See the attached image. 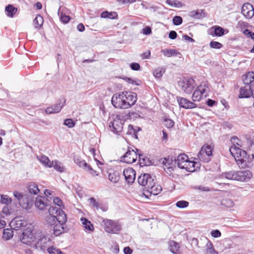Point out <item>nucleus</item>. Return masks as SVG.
Instances as JSON below:
<instances>
[{
  "label": "nucleus",
  "mask_w": 254,
  "mask_h": 254,
  "mask_svg": "<svg viewBox=\"0 0 254 254\" xmlns=\"http://www.w3.org/2000/svg\"><path fill=\"white\" fill-rule=\"evenodd\" d=\"M124 79L128 83L135 85H140L141 84V81L136 78L133 79L132 78L129 77H125Z\"/></svg>",
  "instance_id": "46"
},
{
  "label": "nucleus",
  "mask_w": 254,
  "mask_h": 254,
  "mask_svg": "<svg viewBox=\"0 0 254 254\" xmlns=\"http://www.w3.org/2000/svg\"><path fill=\"white\" fill-rule=\"evenodd\" d=\"M109 179L114 183H118L120 180V175L118 171H113L109 174Z\"/></svg>",
  "instance_id": "36"
},
{
  "label": "nucleus",
  "mask_w": 254,
  "mask_h": 254,
  "mask_svg": "<svg viewBox=\"0 0 254 254\" xmlns=\"http://www.w3.org/2000/svg\"><path fill=\"white\" fill-rule=\"evenodd\" d=\"M35 248L39 251L45 252L50 246L51 240L50 238L42 232L36 233Z\"/></svg>",
  "instance_id": "3"
},
{
  "label": "nucleus",
  "mask_w": 254,
  "mask_h": 254,
  "mask_svg": "<svg viewBox=\"0 0 254 254\" xmlns=\"http://www.w3.org/2000/svg\"><path fill=\"white\" fill-rule=\"evenodd\" d=\"M162 190V187L156 184L155 181L153 182V184L149 187H146V190L143 193L144 195L146 197H148V195L153 194L156 195L158 194Z\"/></svg>",
  "instance_id": "13"
},
{
  "label": "nucleus",
  "mask_w": 254,
  "mask_h": 254,
  "mask_svg": "<svg viewBox=\"0 0 254 254\" xmlns=\"http://www.w3.org/2000/svg\"><path fill=\"white\" fill-rule=\"evenodd\" d=\"M138 155L133 149L129 147L127 152L121 157V160L126 163L131 164L135 162Z\"/></svg>",
  "instance_id": "12"
},
{
  "label": "nucleus",
  "mask_w": 254,
  "mask_h": 254,
  "mask_svg": "<svg viewBox=\"0 0 254 254\" xmlns=\"http://www.w3.org/2000/svg\"><path fill=\"white\" fill-rule=\"evenodd\" d=\"M65 103V100L64 99H59L58 101V103H56L53 106L47 108L46 112L48 114L59 113L61 111Z\"/></svg>",
  "instance_id": "14"
},
{
  "label": "nucleus",
  "mask_w": 254,
  "mask_h": 254,
  "mask_svg": "<svg viewBox=\"0 0 254 254\" xmlns=\"http://www.w3.org/2000/svg\"><path fill=\"white\" fill-rule=\"evenodd\" d=\"M36 234L34 235L33 233L32 229L31 228L27 227L24 230L22 235L20 236V241L26 245H30L36 240Z\"/></svg>",
  "instance_id": "8"
},
{
  "label": "nucleus",
  "mask_w": 254,
  "mask_h": 254,
  "mask_svg": "<svg viewBox=\"0 0 254 254\" xmlns=\"http://www.w3.org/2000/svg\"><path fill=\"white\" fill-rule=\"evenodd\" d=\"M65 224L57 223L53 227L54 234L58 236L64 232V225Z\"/></svg>",
  "instance_id": "28"
},
{
  "label": "nucleus",
  "mask_w": 254,
  "mask_h": 254,
  "mask_svg": "<svg viewBox=\"0 0 254 254\" xmlns=\"http://www.w3.org/2000/svg\"><path fill=\"white\" fill-rule=\"evenodd\" d=\"M209 45L211 48L215 49H219L223 47L222 44H221L220 43L213 41H211L210 42Z\"/></svg>",
  "instance_id": "54"
},
{
  "label": "nucleus",
  "mask_w": 254,
  "mask_h": 254,
  "mask_svg": "<svg viewBox=\"0 0 254 254\" xmlns=\"http://www.w3.org/2000/svg\"><path fill=\"white\" fill-rule=\"evenodd\" d=\"M154 181V178L150 174L147 173L141 174L137 179L138 184L144 187V191L146 190V187H149L152 185Z\"/></svg>",
  "instance_id": "11"
},
{
  "label": "nucleus",
  "mask_w": 254,
  "mask_h": 254,
  "mask_svg": "<svg viewBox=\"0 0 254 254\" xmlns=\"http://www.w3.org/2000/svg\"><path fill=\"white\" fill-rule=\"evenodd\" d=\"M189 205V202L186 200H179L176 203V206L179 208H185Z\"/></svg>",
  "instance_id": "50"
},
{
  "label": "nucleus",
  "mask_w": 254,
  "mask_h": 254,
  "mask_svg": "<svg viewBox=\"0 0 254 254\" xmlns=\"http://www.w3.org/2000/svg\"><path fill=\"white\" fill-rule=\"evenodd\" d=\"M166 2L168 5L175 7H180L182 5L181 3L177 0H166Z\"/></svg>",
  "instance_id": "53"
},
{
  "label": "nucleus",
  "mask_w": 254,
  "mask_h": 254,
  "mask_svg": "<svg viewBox=\"0 0 254 254\" xmlns=\"http://www.w3.org/2000/svg\"><path fill=\"white\" fill-rule=\"evenodd\" d=\"M138 161L140 166H150L153 164L151 160L142 154H138Z\"/></svg>",
  "instance_id": "25"
},
{
  "label": "nucleus",
  "mask_w": 254,
  "mask_h": 254,
  "mask_svg": "<svg viewBox=\"0 0 254 254\" xmlns=\"http://www.w3.org/2000/svg\"><path fill=\"white\" fill-rule=\"evenodd\" d=\"M10 225L14 227L15 230L25 227L27 225L26 221L22 220L21 217H17L10 222Z\"/></svg>",
  "instance_id": "21"
},
{
  "label": "nucleus",
  "mask_w": 254,
  "mask_h": 254,
  "mask_svg": "<svg viewBox=\"0 0 254 254\" xmlns=\"http://www.w3.org/2000/svg\"><path fill=\"white\" fill-rule=\"evenodd\" d=\"M55 217L58 223L65 224V222H66V215L64 212L62 210L59 211V212L55 216Z\"/></svg>",
  "instance_id": "31"
},
{
  "label": "nucleus",
  "mask_w": 254,
  "mask_h": 254,
  "mask_svg": "<svg viewBox=\"0 0 254 254\" xmlns=\"http://www.w3.org/2000/svg\"><path fill=\"white\" fill-rule=\"evenodd\" d=\"M209 91V84L208 81H202L194 90L192 96V100L193 102L199 101L202 98L203 95L206 97Z\"/></svg>",
  "instance_id": "4"
},
{
  "label": "nucleus",
  "mask_w": 254,
  "mask_h": 254,
  "mask_svg": "<svg viewBox=\"0 0 254 254\" xmlns=\"http://www.w3.org/2000/svg\"><path fill=\"white\" fill-rule=\"evenodd\" d=\"M161 52L165 56H167L168 57L176 56L177 55L180 54V53L176 49H164L161 51Z\"/></svg>",
  "instance_id": "35"
},
{
  "label": "nucleus",
  "mask_w": 254,
  "mask_h": 254,
  "mask_svg": "<svg viewBox=\"0 0 254 254\" xmlns=\"http://www.w3.org/2000/svg\"><path fill=\"white\" fill-rule=\"evenodd\" d=\"M253 95V90L251 85H246L242 87L240 89L239 97L240 98H249Z\"/></svg>",
  "instance_id": "20"
},
{
  "label": "nucleus",
  "mask_w": 254,
  "mask_h": 254,
  "mask_svg": "<svg viewBox=\"0 0 254 254\" xmlns=\"http://www.w3.org/2000/svg\"><path fill=\"white\" fill-rule=\"evenodd\" d=\"M169 248L170 251L174 254H181L180 247L178 243L175 241H171L169 242Z\"/></svg>",
  "instance_id": "27"
},
{
  "label": "nucleus",
  "mask_w": 254,
  "mask_h": 254,
  "mask_svg": "<svg viewBox=\"0 0 254 254\" xmlns=\"http://www.w3.org/2000/svg\"><path fill=\"white\" fill-rule=\"evenodd\" d=\"M206 246L207 247V252L208 253L211 254H218V253L213 248V244L211 242L208 241Z\"/></svg>",
  "instance_id": "52"
},
{
  "label": "nucleus",
  "mask_w": 254,
  "mask_h": 254,
  "mask_svg": "<svg viewBox=\"0 0 254 254\" xmlns=\"http://www.w3.org/2000/svg\"><path fill=\"white\" fill-rule=\"evenodd\" d=\"M60 18L61 21L64 23H67L69 22V20L70 19V17L69 16L66 15L63 12H61V13Z\"/></svg>",
  "instance_id": "60"
},
{
  "label": "nucleus",
  "mask_w": 254,
  "mask_h": 254,
  "mask_svg": "<svg viewBox=\"0 0 254 254\" xmlns=\"http://www.w3.org/2000/svg\"><path fill=\"white\" fill-rule=\"evenodd\" d=\"M241 12L245 17L251 18L254 15V9L251 4L246 3L242 6Z\"/></svg>",
  "instance_id": "17"
},
{
  "label": "nucleus",
  "mask_w": 254,
  "mask_h": 254,
  "mask_svg": "<svg viewBox=\"0 0 254 254\" xmlns=\"http://www.w3.org/2000/svg\"><path fill=\"white\" fill-rule=\"evenodd\" d=\"M111 102L114 107L118 109H127L128 105L125 100L124 92L114 94L112 98Z\"/></svg>",
  "instance_id": "7"
},
{
  "label": "nucleus",
  "mask_w": 254,
  "mask_h": 254,
  "mask_svg": "<svg viewBox=\"0 0 254 254\" xmlns=\"http://www.w3.org/2000/svg\"><path fill=\"white\" fill-rule=\"evenodd\" d=\"M188 159V156L186 154L184 153L180 154L178 156L176 159L175 158H174V164L176 165L177 164L179 168L182 169L183 167V166H182V164L187 162Z\"/></svg>",
  "instance_id": "23"
},
{
  "label": "nucleus",
  "mask_w": 254,
  "mask_h": 254,
  "mask_svg": "<svg viewBox=\"0 0 254 254\" xmlns=\"http://www.w3.org/2000/svg\"><path fill=\"white\" fill-rule=\"evenodd\" d=\"M13 196H14V197L17 199L19 204L20 203H23L21 201L23 200L22 199H23V198L24 199V195L25 194H23V193H20L17 190L14 191L13 192Z\"/></svg>",
  "instance_id": "48"
},
{
  "label": "nucleus",
  "mask_w": 254,
  "mask_h": 254,
  "mask_svg": "<svg viewBox=\"0 0 254 254\" xmlns=\"http://www.w3.org/2000/svg\"><path fill=\"white\" fill-rule=\"evenodd\" d=\"M185 163H187L186 166H183L182 169H185L186 171L189 172H193L195 171V165L196 164V162L190 161L188 159L187 162H186Z\"/></svg>",
  "instance_id": "33"
},
{
  "label": "nucleus",
  "mask_w": 254,
  "mask_h": 254,
  "mask_svg": "<svg viewBox=\"0 0 254 254\" xmlns=\"http://www.w3.org/2000/svg\"><path fill=\"white\" fill-rule=\"evenodd\" d=\"M197 157L200 161L204 162H208L211 160V156L204 153L203 150H200L198 153Z\"/></svg>",
  "instance_id": "37"
},
{
  "label": "nucleus",
  "mask_w": 254,
  "mask_h": 254,
  "mask_svg": "<svg viewBox=\"0 0 254 254\" xmlns=\"http://www.w3.org/2000/svg\"><path fill=\"white\" fill-rule=\"evenodd\" d=\"M229 151L235 158L237 165L241 169L251 168L253 166V158L248 155L246 151L236 146H231Z\"/></svg>",
  "instance_id": "1"
},
{
  "label": "nucleus",
  "mask_w": 254,
  "mask_h": 254,
  "mask_svg": "<svg viewBox=\"0 0 254 254\" xmlns=\"http://www.w3.org/2000/svg\"><path fill=\"white\" fill-rule=\"evenodd\" d=\"M6 15L9 17H13L17 11V8L12 4L7 5L5 8Z\"/></svg>",
  "instance_id": "29"
},
{
  "label": "nucleus",
  "mask_w": 254,
  "mask_h": 254,
  "mask_svg": "<svg viewBox=\"0 0 254 254\" xmlns=\"http://www.w3.org/2000/svg\"><path fill=\"white\" fill-rule=\"evenodd\" d=\"M174 158L175 157L173 156H171V157H168V158L165 157L163 159L162 164L164 167L168 169H172L176 165V164H174Z\"/></svg>",
  "instance_id": "24"
},
{
  "label": "nucleus",
  "mask_w": 254,
  "mask_h": 254,
  "mask_svg": "<svg viewBox=\"0 0 254 254\" xmlns=\"http://www.w3.org/2000/svg\"><path fill=\"white\" fill-rule=\"evenodd\" d=\"M213 30V33L211 32V35L213 36L220 37L224 34V29L219 26H214L211 28Z\"/></svg>",
  "instance_id": "30"
},
{
  "label": "nucleus",
  "mask_w": 254,
  "mask_h": 254,
  "mask_svg": "<svg viewBox=\"0 0 254 254\" xmlns=\"http://www.w3.org/2000/svg\"><path fill=\"white\" fill-rule=\"evenodd\" d=\"M177 101L179 105L184 109H193L196 107V105L183 97H177Z\"/></svg>",
  "instance_id": "19"
},
{
  "label": "nucleus",
  "mask_w": 254,
  "mask_h": 254,
  "mask_svg": "<svg viewBox=\"0 0 254 254\" xmlns=\"http://www.w3.org/2000/svg\"><path fill=\"white\" fill-rule=\"evenodd\" d=\"M254 81V72L249 71L247 73L243 78V82L246 85H251V84Z\"/></svg>",
  "instance_id": "26"
},
{
  "label": "nucleus",
  "mask_w": 254,
  "mask_h": 254,
  "mask_svg": "<svg viewBox=\"0 0 254 254\" xmlns=\"http://www.w3.org/2000/svg\"><path fill=\"white\" fill-rule=\"evenodd\" d=\"M22 199L21 202L23 203H20V205L25 209L30 208L34 203V200L32 197L30 195L25 194L24 195V199Z\"/></svg>",
  "instance_id": "22"
},
{
  "label": "nucleus",
  "mask_w": 254,
  "mask_h": 254,
  "mask_svg": "<svg viewBox=\"0 0 254 254\" xmlns=\"http://www.w3.org/2000/svg\"><path fill=\"white\" fill-rule=\"evenodd\" d=\"M105 231L110 233H117L121 229V225L117 221L107 219L104 221Z\"/></svg>",
  "instance_id": "9"
},
{
  "label": "nucleus",
  "mask_w": 254,
  "mask_h": 254,
  "mask_svg": "<svg viewBox=\"0 0 254 254\" xmlns=\"http://www.w3.org/2000/svg\"><path fill=\"white\" fill-rule=\"evenodd\" d=\"M81 220L85 229L90 231H93L94 229L93 226L88 219L85 218H82Z\"/></svg>",
  "instance_id": "41"
},
{
  "label": "nucleus",
  "mask_w": 254,
  "mask_h": 254,
  "mask_svg": "<svg viewBox=\"0 0 254 254\" xmlns=\"http://www.w3.org/2000/svg\"><path fill=\"white\" fill-rule=\"evenodd\" d=\"M124 96H125V100H126V102L127 104L128 103L129 105H128V108L134 105L136 102L137 100V94L135 92H123Z\"/></svg>",
  "instance_id": "18"
},
{
  "label": "nucleus",
  "mask_w": 254,
  "mask_h": 254,
  "mask_svg": "<svg viewBox=\"0 0 254 254\" xmlns=\"http://www.w3.org/2000/svg\"><path fill=\"white\" fill-rule=\"evenodd\" d=\"M124 123L125 121L121 119L120 115L116 116L113 120L109 123L110 130L114 133L119 135L123 130Z\"/></svg>",
  "instance_id": "6"
},
{
  "label": "nucleus",
  "mask_w": 254,
  "mask_h": 254,
  "mask_svg": "<svg viewBox=\"0 0 254 254\" xmlns=\"http://www.w3.org/2000/svg\"><path fill=\"white\" fill-rule=\"evenodd\" d=\"M221 204L226 208H231L234 206V203L233 201L230 198H224L222 200Z\"/></svg>",
  "instance_id": "40"
},
{
  "label": "nucleus",
  "mask_w": 254,
  "mask_h": 254,
  "mask_svg": "<svg viewBox=\"0 0 254 254\" xmlns=\"http://www.w3.org/2000/svg\"><path fill=\"white\" fill-rule=\"evenodd\" d=\"M248 26V23L246 22L240 20L238 22L237 27L240 28L242 29L247 27Z\"/></svg>",
  "instance_id": "63"
},
{
  "label": "nucleus",
  "mask_w": 254,
  "mask_h": 254,
  "mask_svg": "<svg viewBox=\"0 0 254 254\" xmlns=\"http://www.w3.org/2000/svg\"><path fill=\"white\" fill-rule=\"evenodd\" d=\"M190 15L192 17L199 19L202 17L201 13L197 11H192L190 12Z\"/></svg>",
  "instance_id": "61"
},
{
  "label": "nucleus",
  "mask_w": 254,
  "mask_h": 254,
  "mask_svg": "<svg viewBox=\"0 0 254 254\" xmlns=\"http://www.w3.org/2000/svg\"><path fill=\"white\" fill-rule=\"evenodd\" d=\"M74 162L79 167L82 168L84 170L88 172L90 174L93 176H97L96 171L94 170L90 165L88 164L84 160L82 159L80 157L75 155L74 156Z\"/></svg>",
  "instance_id": "10"
},
{
  "label": "nucleus",
  "mask_w": 254,
  "mask_h": 254,
  "mask_svg": "<svg viewBox=\"0 0 254 254\" xmlns=\"http://www.w3.org/2000/svg\"><path fill=\"white\" fill-rule=\"evenodd\" d=\"M46 222L50 226H54L57 223L55 216L52 215H48L46 217Z\"/></svg>",
  "instance_id": "45"
},
{
  "label": "nucleus",
  "mask_w": 254,
  "mask_h": 254,
  "mask_svg": "<svg viewBox=\"0 0 254 254\" xmlns=\"http://www.w3.org/2000/svg\"><path fill=\"white\" fill-rule=\"evenodd\" d=\"M201 150H203L204 153L207 154L208 155L211 156L212 155V151L210 146H203Z\"/></svg>",
  "instance_id": "57"
},
{
  "label": "nucleus",
  "mask_w": 254,
  "mask_h": 254,
  "mask_svg": "<svg viewBox=\"0 0 254 254\" xmlns=\"http://www.w3.org/2000/svg\"><path fill=\"white\" fill-rule=\"evenodd\" d=\"M35 206L37 208L40 210H44L48 209V207L49 206L48 199L43 196H37L35 201Z\"/></svg>",
  "instance_id": "15"
},
{
  "label": "nucleus",
  "mask_w": 254,
  "mask_h": 254,
  "mask_svg": "<svg viewBox=\"0 0 254 254\" xmlns=\"http://www.w3.org/2000/svg\"><path fill=\"white\" fill-rule=\"evenodd\" d=\"M163 122L164 126L168 128H172L174 126V122L167 116L163 118Z\"/></svg>",
  "instance_id": "44"
},
{
  "label": "nucleus",
  "mask_w": 254,
  "mask_h": 254,
  "mask_svg": "<svg viewBox=\"0 0 254 254\" xmlns=\"http://www.w3.org/2000/svg\"><path fill=\"white\" fill-rule=\"evenodd\" d=\"M123 175L126 182L128 184H132L135 179V172L131 168H128L124 170Z\"/></svg>",
  "instance_id": "16"
},
{
  "label": "nucleus",
  "mask_w": 254,
  "mask_h": 254,
  "mask_svg": "<svg viewBox=\"0 0 254 254\" xmlns=\"http://www.w3.org/2000/svg\"><path fill=\"white\" fill-rule=\"evenodd\" d=\"M165 71V69L163 67H158L154 70L153 75L156 78H159L162 76Z\"/></svg>",
  "instance_id": "42"
},
{
  "label": "nucleus",
  "mask_w": 254,
  "mask_h": 254,
  "mask_svg": "<svg viewBox=\"0 0 254 254\" xmlns=\"http://www.w3.org/2000/svg\"><path fill=\"white\" fill-rule=\"evenodd\" d=\"M13 232L10 229H4L3 232L2 238L3 239L9 240L13 236Z\"/></svg>",
  "instance_id": "47"
},
{
  "label": "nucleus",
  "mask_w": 254,
  "mask_h": 254,
  "mask_svg": "<svg viewBox=\"0 0 254 254\" xmlns=\"http://www.w3.org/2000/svg\"><path fill=\"white\" fill-rule=\"evenodd\" d=\"M59 162L58 161H57V160H55V164H54V162L53 161V167L54 168V169L60 172H63L64 171V167L63 166H59V165L58 164Z\"/></svg>",
  "instance_id": "59"
},
{
  "label": "nucleus",
  "mask_w": 254,
  "mask_h": 254,
  "mask_svg": "<svg viewBox=\"0 0 254 254\" xmlns=\"http://www.w3.org/2000/svg\"><path fill=\"white\" fill-rule=\"evenodd\" d=\"M211 235L214 238H219L221 236V233L219 230L216 229L211 232Z\"/></svg>",
  "instance_id": "64"
},
{
  "label": "nucleus",
  "mask_w": 254,
  "mask_h": 254,
  "mask_svg": "<svg viewBox=\"0 0 254 254\" xmlns=\"http://www.w3.org/2000/svg\"><path fill=\"white\" fill-rule=\"evenodd\" d=\"M12 199L7 195H0V202L2 204H8L11 202Z\"/></svg>",
  "instance_id": "49"
},
{
  "label": "nucleus",
  "mask_w": 254,
  "mask_h": 254,
  "mask_svg": "<svg viewBox=\"0 0 254 254\" xmlns=\"http://www.w3.org/2000/svg\"><path fill=\"white\" fill-rule=\"evenodd\" d=\"M101 17L103 18H109L111 19H116L118 17V14L115 11L109 12L105 11L102 12Z\"/></svg>",
  "instance_id": "34"
},
{
  "label": "nucleus",
  "mask_w": 254,
  "mask_h": 254,
  "mask_svg": "<svg viewBox=\"0 0 254 254\" xmlns=\"http://www.w3.org/2000/svg\"><path fill=\"white\" fill-rule=\"evenodd\" d=\"M178 85L187 94H190L196 86L195 81L191 78H184L178 82Z\"/></svg>",
  "instance_id": "5"
},
{
  "label": "nucleus",
  "mask_w": 254,
  "mask_h": 254,
  "mask_svg": "<svg viewBox=\"0 0 254 254\" xmlns=\"http://www.w3.org/2000/svg\"><path fill=\"white\" fill-rule=\"evenodd\" d=\"M28 189L30 193L35 195L38 194L40 191L37 185L34 183H30L28 186Z\"/></svg>",
  "instance_id": "39"
},
{
  "label": "nucleus",
  "mask_w": 254,
  "mask_h": 254,
  "mask_svg": "<svg viewBox=\"0 0 254 254\" xmlns=\"http://www.w3.org/2000/svg\"><path fill=\"white\" fill-rule=\"evenodd\" d=\"M183 23V18L180 16H175L173 18V23L174 25L178 26Z\"/></svg>",
  "instance_id": "55"
},
{
  "label": "nucleus",
  "mask_w": 254,
  "mask_h": 254,
  "mask_svg": "<svg viewBox=\"0 0 254 254\" xmlns=\"http://www.w3.org/2000/svg\"><path fill=\"white\" fill-rule=\"evenodd\" d=\"M130 67L132 70L137 71L140 68V64L137 63H132L130 64Z\"/></svg>",
  "instance_id": "62"
},
{
  "label": "nucleus",
  "mask_w": 254,
  "mask_h": 254,
  "mask_svg": "<svg viewBox=\"0 0 254 254\" xmlns=\"http://www.w3.org/2000/svg\"><path fill=\"white\" fill-rule=\"evenodd\" d=\"M226 178L229 180H236L241 182L247 181L253 176L252 173L249 170L246 171H231L225 173Z\"/></svg>",
  "instance_id": "2"
},
{
  "label": "nucleus",
  "mask_w": 254,
  "mask_h": 254,
  "mask_svg": "<svg viewBox=\"0 0 254 254\" xmlns=\"http://www.w3.org/2000/svg\"><path fill=\"white\" fill-rule=\"evenodd\" d=\"M43 18L40 14L37 15L36 17L33 20V24L35 28L37 29H39L41 27L43 24Z\"/></svg>",
  "instance_id": "32"
},
{
  "label": "nucleus",
  "mask_w": 254,
  "mask_h": 254,
  "mask_svg": "<svg viewBox=\"0 0 254 254\" xmlns=\"http://www.w3.org/2000/svg\"><path fill=\"white\" fill-rule=\"evenodd\" d=\"M39 161L45 166L51 168L53 166V161H51L49 158L46 156L43 155L39 158Z\"/></svg>",
  "instance_id": "38"
},
{
  "label": "nucleus",
  "mask_w": 254,
  "mask_h": 254,
  "mask_svg": "<svg viewBox=\"0 0 254 254\" xmlns=\"http://www.w3.org/2000/svg\"><path fill=\"white\" fill-rule=\"evenodd\" d=\"M46 210H48L49 215L56 216L61 210L58 207L51 206L49 204V207Z\"/></svg>",
  "instance_id": "43"
},
{
  "label": "nucleus",
  "mask_w": 254,
  "mask_h": 254,
  "mask_svg": "<svg viewBox=\"0 0 254 254\" xmlns=\"http://www.w3.org/2000/svg\"><path fill=\"white\" fill-rule=\"evenodd\" d=\"M64 125L67 126L69 128H71L75 126V123H74L72 119H66L64 121Z\"/></svg>",
  "instance_id": "58"
},
{
  "label": "nucleus",
  "mask_w": 254,
  "mask_h": 254,
  "mask_svg": "<svg viewBox=\"0 0 254 254\" xmlns=\"http://www.w3.org/2000/svg\"><path fill=\"white\" fill-rule=\"evenodd\" d=\"M49 254H61L62 251L60 249H56L53 246H49L46 250Z\"/></svg>",
  "instance_id": "51"
},
{
  "label": "nucleus",
  "mask_w": 254,
  "mask_h": 254,
  "mask_svg": "<svg viewBox=\"0 0 254 254\" xmlns=\"http://www.w3.org/2000/svg\"><path fill=\"white\" fill-rule=\"evenodd\" d=\"M88 201L90 205L95 207L97 209H98L100 207V203L97 202L95 198L94 197H91L88 199Z\"/></svg>",
  "instance_id": "56"
}]
</instances>
